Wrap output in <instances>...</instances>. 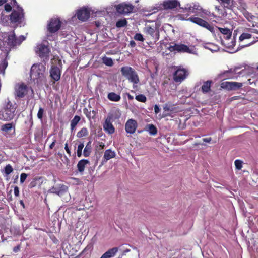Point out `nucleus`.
<instances>
[{
	"instance_id": "nucleus-2",
	"label": "nucleus",
	"mask_w": 258,
	"mask_h": 258,
	"mask_svg": "<svg viewBox=\"0 0 258 258\" xmlns=\"http://www.w3.org/2000/svg\"><path fill=\"white\" fill-rule=\"evenodd\" d=\"M11 5L13 6H16L17 10H14L10 15V20L12 23H17L18 25H24V10L18 4H14L13 1H11Z\"/></svg>"
},
{
	"instance_id": "nucleus-50",
	"label": "nucleus",
	"mask_w": 258,
	"mask_h": 258,
	"mask_svg": "<svg viewBox=\"0 0 258 258\" xmlns=\"http://www.w3.org/2000/svg\"><path fill=\"white\" fill-rule=\"evenodd\" d=\"M14 195L16 197H18L19 195V190L18 186H15L14 189Z\"/></svg>"
},
{
	"instance_id": "nucleus-46",
	"label": "nucleus",
	"mask_w": 258,
	"mask_h": 258,
	"mask_svg": "<svg viewBox=\"0 0 258 258\" xmlns=\"http://www.w3.org/2000/svg\"><path fill=\"white\" fill-rule=\"evenodd\" d=\"M13 170L12 167L10 165H7L5 168V172L7 175L10 174Z\"/></svg>"
},
{
	"instance_id": "nucleus-24",
	"label": "nucleus",
	"mask_w": 258,
	"mask_h": 258,
	"mask_svg": "<svg viewBox=\"0 0 258 258\" xmlns=\"http://www.w3.org/2000/svg\"><path fill=\"white\" fill-rule=\"evenodd\" d=\"M1 130L6 134H10L13 131V134L15 133V125L13 123H6L1 126Z\"/></svg>"
},
{
	"instance_id": "nucleus-1",
	"label": "nucleus",
	"mask_w": 258,
	"mask_h": 258,
	"mask_svg": "<svg viewBox=\"0 0 258 258\" xmlns=\"http://www.w3.org/2000/svg\"><path fill=\"white\" fill-rule=\"evenodd\" d=\"M31 77L38 84H42L46 81V67L42 63L34 64L31 68Z\"/></svg>"
},
{
	"instance_id": "nucleus-30",
	"label": "nucleus",
	"mask_w": 258,
	"mask_h": 258,
	"mask_svg": "<svg viewBox=\"0 0 258 258\" xmlns=\"http://www.w3.org/2000/svg\"><path fill=\"white\" fill-rule=\"evenodd\" d=\"M115 156V153L114 151H112L110 149L106 150L104 154V158L106 160H109L111 158H113Z\"/></svg>"
},
{
	"instance_id": "nucleus-31",
	"label": "nucleus",
	"mask_w": 258,
	"mask_h": 258,
	"mask_svg": "<svg viewBox=\"0 0 258 258\" xmlns=\"http://www.w3.org/2000/svg\"><path fill=\"white\" fill-rule=\"evenodd\" d=\"M91 142L89 141L88 142L87 145H86L84 151H83V155L85 157H88L91 152Z\"/></svg>"
},
{
	"instance_id": "nucleus-3",
	"label": "nucleus",
	"mask_w": 258,
	"mask_h": 258,
	"mask_svg": "<svg viewBox=\"0 0 258 258\" xmlns=\"http://www.w3.org/2000/svg\"><path fill=\"white\" fill-rule=\"evenodd\" d=\"M121 74L130 82L134 84H138L139 81V78L137 73L131 67L124 66L120 69Z\"/></svg>"
},
{
	"instance_id": "nucleus-5",
	"label": "nucleus",
	"mask_w": 258,
	"mask_h": 258,
	"mask_svg": "<svg viewBox=\"0 0 258 258\" xmlns=\"http://www.w3.org/2000/svg\"><path fill=\"white\" fill-rule=\"evenodd\" d=\"M16 104H13L8 100L6 104L2 109V112L4 116L5 120H11L14 118L16 115Z\"/></svg>"
},
{
	"instance_id": "nucleus-60",
	"label": "nucleus",
	"mask_w": 258,
	"mask_h": 258,
	"mask_svg": "<svg viewBox=\"0 0 258 258\" xmlns=\"http://www.w3.org/2000/svg\"><path fill=\"white\" fill-rule=\"evenodd\" d=\"M7 0H0V6L6 3Z\"/></svg>"
},
{
	"instance_id": "nucleus-36",
	"label": "nucleus",
	"mask_w": 258,
	"mask_h": 258,
	"mask_svg": "<svg viewBox=\"0 0 258 258\" xmlns=\"http://www.w3.org/2000/svg\"><path fill=\"white\" fill-rule=\"evenodd\" d=\"M234 71L235 70L230 69L228 71H225L223 74H221V75L222 77L224 78V79H233L235 78L233 76L228 75V74L229 73H233Z\"/></svg>"
},
{
	"instance_id": "nucleus-9",
	"label": "nucleus",
	"mask_w": 258,
	"mask_h": 258,
	"mask_svg": "<svg viewBox=\"0 0 258 258\" xmlns=\"http://www.w3.org/2000/svg\"><path fill=\"white\" fill-rule=\"evenodd\" d=\"M25 39L26 37L24 35H21L18 38H16L14 32H11L8 36L7 43L9 46L14 47L20 45Z\"/></svg>"
},
{
	"instance_id": "nucleus-43",
	"label": "nucleus",
	"mask_w": 258,
	"mask_h": 258,
	"mask_svg": "<svg viewBox=\"0 0 258 258\" xmlns=\"http://www.w3.org/2000/svg\"><path fill=\"white\" fill-rule=\"evenodd\" d=\"M221 44L226 47L230 48L231 47L232 48L235 45V42L232 41L230 43H227L221 40Z\"/></svg>"
},
{
	"instance_id": "nucleus-20",
	"label": "nucleus",
	"mask_w": 258,
	"mask_h": 258,
	"mask_svg": "<svg viewBox=\"0 0 258 258\" xmlns=\"http://www.w3.org/2000/svg\"><path fill=\"white\" fill-rule=\"evenodd\" d=\"M110 118H106L103 124V128L104 131L110 134H113L115 129L113 127Z\"/></svg>"
},
{
	"instance_id": "nucleus-64",
	"label": "nucleus",
	"mask_w": 258,
	"mask_h": 258,
	"mask_svg": "<svg viewBox=\"0 0 258 258\" xmlns=\"http://www.w3.org/2000/svg\"><path fill=\"white\" fill-rule=\"evenodd\" d=\"M130 251V249H126V250L124 251V252H129Z\"/></svg>"
},
{
	"instance_id": "nucleus-41",
	"label": "nucleus",
	"mask_w": 258,
	"mask_h": 258,
	"mask_svg": "<svg viewBox=\"0 0 258 258\" xmlns=\"http://www.w3.org/2000/svg\"><path fill=\"white\" fill-rule=\"evenodd\" d=\"M84 147L83 143H80L77 147V156L80 157L82 155V149Z\"/></svg>"
},
{
	"instance_id": "nucleus-12",
	"label": "nucleus",
	"mask_w": 258,
	"mask_h": 258,
	"mask_svg": "<svg viewBox=\"0 0 258 258\" xmlns=\"http://www.w3.org/2000/svg\"><path fill=\"white\" fill-rule=\"evenodd\" d=\"M60 25L61 22L58 18H52L48 24V30L50 33H55L60 29Z\"/></svg>"
},
{
	"instance_id": "nucleus-44",
	"label": "nucleus",
	"mask_w": 258,
	"mask_h": 258,
	"mask_svg": "<svg viewBox=\"0 0 258 258\" xmlns=\"http://www.w3.org/2000/svg\"><path fill=\"white\" fill-rule=\"evenodd\" d=\"M134 39L136 41H139L141 42H143L144 41V38L143 36L141 33H136L134 36Z\"/></svg>"
},
{
	"instance_id": "nucleus-52",
	"label": "nucleus",
	"mask_w": 258,
	"mask_h": 258,
	"mask_svg": "<svg viewBox=\"0 0 258 258\" xmlns=\"http://www.w3.org/2000/svg\"><path fill=\"white\" fill-rule=\"evenodd\" d=\"M64 149H65V150L66 151V152H67V153H68L69 155H71V151H70V150L69 149V147H68V143H66V144H65Z\"/></svg>"
},
{
	"instance_id": "nucleus-58",
	"label": "nucleus",
	"mask_w": 258,
	"mask_h": 258,
	"mask_svg": "<svg viewBox=\"0 0 258 258\" xmlns=\"http://www.w3.org/2000/svg\"><path fill=\"white\" fill-rule=\"evenodd\" d=\"M130 247H132L134 250H136L138 253V256L140 255L139 250L136 247L133 246H130Z\"/></svg>"
},
{
	"instance_id": "nucleus-14",
	"label": "nucleus",
	"mask_w": 258,
	"mask_h": 258,
	"mask_svg": "<svg viewBox=\"0 0 258 258\" xmlns=\"http://www.w3.org/2000/svg\"><path fill=\"white\" fill-rule=\"evenodd\" d=\"M137 126V122L133 119H130L125 123V130L127 133L133 134L135 132Z\"/></svg>"
},
{
	"instance_id": "nucleus-29",
	"label": "nucleus",
	"mask_w": 258,
	"mask_h": 258,
	"mask_svg": "<svg viewBox=\"0 0 258 258\" xmlns=\"http://www.w3.org/2000/svg\"><path fill=\"white\" fill-rule=\"evenodd\" d=\"M146 131H147L151 135L154 136L157 133V129L156 127L152 124H148L146 126Z\"/></svg>"
},
{
	"instance_id": "nucleus-25",
	"label": "nucleus",
	"mask_w": 258,
	"mask_h": 258,
	"mask_svg": "<svg viewBox=\"0 0 258 258\" xmlns=\"http://www.w3.org/2000/svg\"><path fill=\"white\" fill-rule=\"evenodd\" d=\"M118 248L117 247H113L109 249L108 251L105 252L100 258H110L114 256L117 252Z\"/></svg>"
},
{
	"instance_id": "nucleus-56",
	"label": "nucleus",
	"mask_w": 258,
	"mask_h": 258,
	"mask_svg": "<svg viewBox=\"0 0 258 258\" xmlns=\"http://www.w3.org/2000/svg\"><path fill=\"white\" fill-rule=\"evenodd\" d=\"M130 45L131 47H134L136 46V44L135 43V42L133 40H131L130 42Z\"/></svg>"
},
{
	"instance_id": "nucleus-39",
	"label": "nucleus",
	"mask_w": 258,
	"mask_h": 258,
	"mask_svg": "<svg viewBox=\"0 0 258 258\" xmlns=\"http://www.w3.org/2000/svg\"><path fill=\"white\" fill-rule=\"evenodd\" d=\"M251 34L247 33H243L239 37V40L242 41L244 39H250L251 37Z\"/></svg>"
},
{
	"instance_id": "nucleus-11",
	"label": "nucleus",
	"mask_w": 258,
	"mask_h": 258,
	"mask_svg": "<svg viewBox=\"0 0 258 258\" xmlns=\"http://www.w3.org/2000/svg\"><path fill=\"white\" fill-rule=\"evenodd\" d=\"M116 11L121 14L125 15L131 13L134 9L132 4L121 3L115 6Z\"/></svg>"
},
{
	"instance_id": "nucleus-57",
	"label": "nucleus",
	"mask_w": 258,
	"mask_h": 258,
	"mask_svg": "<svg viewBox=\"0 0 258 258\" xmlns=\"http://www.w3.org/2000/svg\"><path fill=\"white\" fill-rule=\"evenodd\" d=\"M55 142H56L55 140H54V141L52 142V143L49 146V148L50 149H52L54 147V145L55 144Z\"/></svg>"
},
{
	"instance_id": "nucleus-62",
	"label": "nucleus",
	"mask_w": 258,
	"mask_h": 258,
	"mask_svg": "<svg viewBox=\"0 0 258 258\" xmlns=\"http://www.w3.org/2000/svg\"><path fill=\"white\" fill-rule=\"evenodd\" d=\"M20 203L21 205L22 206L23 208H24V203L22 200H21L20 201Z\"/></svg>"
},
{
	"instance_id": "nucleus-63",
	"label": "nucleus",
	"mask_w": 258,
	"mask_h": 258,
	"mask_svg": "<svg viewBox=\"0 0 258 258\" xmlns=\"http://www.w3.org/2000/svg\"><path fill=\"white\" fill-rule=\"evenodd\" d=\"M215 9L216 10H217L218 11H219L220 10V8H219V7H218V6H216L215 7Z\"/></svg>"
},
{
	"instance_id": "nucleus-23",
	"label": "nucleus",
	"mask_w": 258,
	"mask_h": 258,
	"mask_svg": "<svg viewBox=\"0 0 258 258\" xmlns=\"http://www.w3.org/2000/svg\"><path fill=\"white\" fill-rule=\"evenodd\" d=\"M121 115V113L120 109L118 108L114 109L112 110L110 113H109L107 118H110L111 120L113 121L119 119Z\"/></svg>"
},
{
	"instance_id": "nucleus-32",
	"label": "nucleus",
	"mask_w": 258,
	"mask_h": 258,
	"mask_svg": "<svg viewBox=\"0 0 258 258\" xmlns=\"http://www.w3.org/2000/svg\"><path fill=\"white\" fill-rule=\"evenodd\" d=\"M81 118L78 115L74 116L73 119L71 121V130L73 131L78 122L80 121Z\"/></svg>"
},
{
	"instance_id": "nucleus-4",
	"label": "nucleus",
	"mask_w": 258,
	"mask_h": 258,
	"mask_svg": "<svg viewBox=\"0 0 258 258\" xmlns=\"http://www.w3.org/2000/svg\"><path fill=\"white\" fill-rule=\"evenodd\" d=\"M169 50L171 52L176 51L180 53H187L198 55L197 50L194 46H188L183 44H174L173 45H170L168 47Z\"/></svg>"
},
{
	"instance_id": "nucleus-59",
	"label": "nucleus",
	"mask_w": 258,
	"mask_h": 258,
	"mask_svg": "<svg viewBox=\"0 0 258 258\" xmlns=\"http://www.w3.org/2000/svg\"><path fill=\"white\" fill-rule=\"evenodd\" d=\"M0 119L5 120V118L2 112V110L0 111Z\"/></svg>"
},
{
	"instance_id": "nucleus-48",
	"label": "nucleus",
	"mask_w": 258,
	"mask_h": 258,
	"mask_svg": "<svg viewBox=\"0 0 258 258\" xmlns=\"http://www.w3.org/2000/svg\"><path fill=\"white\" fill-rule=\"evenodd\" d=\"M27 177V174L24 173H23L20 175V182L23 183L25 180H26Z\"/></svg>"
},
{
	"instance_id": "nucleus-26",
	"label": "nucleus",
	"mask_w": 258,
	"mask_h": 258,
	"mask_svg": "<svg viewBox=\"0 0 258 258\" xmlns=\"http://www.w3.org/2000/svg\"><path fill=\"white\" fill-rule=\"evenodd\" d=\"M88 164H89V161L87 159H82L80 160L77 165L79 172L80 173H83L84 171L85 166Z\"/></svg>"
},
{
	"instance_id": "nucleus-42",
	"label": "nucleus",
	"mask_w": 258,
	"mask_h": 258,
	"mask_svg": "<svg viewBox=\"0 0 258 258\" xmlns=\"http://www.w3.org/2000/svg\"><path fill=\"white\" fill-rule=\"evenodd\" d=\"M135 99L141 102H145L146 101L147 98L146 96L143 94H140L138 95H137L135 97Z\"/></svg>"
},
{
	"instance_id": "nucleus-13",
	"label": "nucleus",
	"mask_w": 258,
	"mask_h": 258,
	"mask_svg": "<svg viewBox=\"0 0 258 258\" xmlns=\"http://www.w3.org/2000/svg\"><path fill=\"white\" fill-rule=\"evenodd\" d=\"M243 84L236 82H224L221 83V87L228 90H236L241 88Z\"/></svg>"
},
{
	"instance_id": "nucleus-16",
	"label": "nucleus",
	"mask_w": 258,
	"mask_h": 258,
	"mask_svg": "<svg viewBox=\"0 0 258 258\" xmlns=\"http://www.w3.org/2000/svg\"><path fill=\"white\" fill-rule=\"evenodd\" d=\"M144 32L146 34L150 35L155 41L159 39V32L158 31H156L154 28L151 27L150 26H146L144 28Z\"/></svg>"
},
{
	"instance_id": "nucleus-47",
	"label": "nucleus",
	"mask_w": 258,
	"mask_h": 258,
	"mask_svg": "<svg viewBox=\"0 0 258 258\" xmlns=\"http://www.w3.org/2000/svg\"><path fill=\"white\" fill-rule=\"evenodd\" d=\"M44 113V109L42 107H40L37 113V117L39 119H42Z\"/></svg>"
},
{
	"instance_id": "nucleus-33",
	"label": "nucleus",
	"mask_w": 258,
	"mask_h": 258,
	"mask_svg": "<svg viewBox=\"0 0 258 258\" xmlns=\"http://www.w3.org/2000/svg\"><path fill=\"white\" fill-rule=\"evenodd\" d=\"M163 110L165 112L169 111L173 112L175 110V108L174 105L166 103L163 107Z\"/></svg>"
},
{
	"instance_id": "nucleus-28",
	"label": "nucleus",
	"mask_w": 258,
	"mask_h": 258,
	"mask_svg": "<svg viewBox=\"0 0 258 258\" xmlns=\"http://www.w3.org/2000/svg\"><path fill=\"white\" fill-rule=\"evenodd\" d=\"M107 98L110 101L118 102L120 100L121 97L119 94H117L114 92H110L108 94Z\"/></svg>"
},
{
	"instance_id": "nucleus-27",
	"label": "nucleus",
	"mask_w": 258,
	"mask_h": 258,
	"mask_svg": "<svg viewBox=\"0 0 258 258\" xmlns=\"http://www.w3.org/2000/svg\"><path fill=\"white\" fill-rule=\"evenodd\" d=\"M212 83L211 80H208L204 82L201 87V90L204 93H208L210 91L211 89V85Z\"/></svg>"
},
{
	"instance_id": "nucleus-6",
	"label": "nucleus",
	"mask_w": 258,
	"mask_h": 258,
	"mask_svg": "<svg viewBox=\"0 0 258 258\" xmlns=\"http://www.w3.org/2000/svg\"><path fill=\"white\" fill-rule=\"evenodd\" d=\"M180 9L194 13L195 15L203 18H204L206 16H208L209 13H210L209 12L203 9L201 6L197 4H194L193 6H192L191 4H187L184 7H181Z\"/></svg>"
},
{
	"instance_id": "nucleus-38",
	"label": "nucleus",
	"mask_w": 258,
	"mask_h": 258,
	"mask_svg": "<svg viewBox=\"0 0 258 258\" xmlns=\"http://www.w3.org/2000/svg\"><path fill=\"white\" fill-rule=\"evenodd\" d=\"M8 66V62L4 60L0 64V74H2L3 75L5 74V70Z\"/></svg>"
},
{
	"instance_id": "nucleus-19",
	"label": "nucleus",
	"mask_w": 258,
	"mask_h": 258,
	"mask_svg": "<svg viewBox=\"0 0 258 258\" xmlns=\"http://www.w3.org/2000/svg\"><path fill=\"white\" fill-rule=\"evenodd\" d=\"M50 76L55 81L59 80L61 76V71L57 66H52L50 70Z\"/></svg>"
},
{
	"instance_id": "nucleus-54",
	"label": "nucleus",
	"mask_w": 258,
	"mask_h": 258,
	"mask_svg": "<svg viewBox=\"0 0 258 258\" xmlns=\"http://www.w3.org/2000/svg\"><path fill=\"white\" fill-rule=\"evenodd\" d=\"M20 246L19 245H17V246L14 247L13 248V250L14 252H17L20 250Z\"/></svg>"
},
{
	"instance_id": "nucleus-35",
	"label": "nucleus",
	"mask_w": 258,
	"mask_h": 258,
	"mask_svg": "<svg viewBox=\"0 0 258 258\" xmlns=\"http://www.w3.org/2000/svg\"><path fill=\"white\" fill-rule=\"evenodd\" d=\"M102 61L104 64L109 67H111L113 64L112 59L111 58L106 56H104L102 58Z\"/></svg>"
},
{
	"instance_id": "nucleus-10",
	"label": "nucleus",
	"mask_w": 258,
	"mask_h": 258,
	"mask_svg": "<svg viewBox=\"0 0 258 258\" xmlns=\"http://www.w3.org/2000/svg\"><path fill=\"white\" fill-rule=\"evenodd\" d=\"M186 20L195 23L201 27H204L209 30L211 32H215V28L213 26L210 25L207 21L198 17H190Z\"/></svg>"
},
{
	"instance_id": "nucleus-8",
	"label": "nucleus",
	"mask_w": 258,
	"mask_h": 258,
	"mask_svg": "<svg viewBox=\"0 0 258 258\" xmlns=\"http://www.w3.org/2000/svg\"><path fill=\"white\" fill-rule=\"evenodd\" d=\"M28 91V87L24 83H18L15 86L14 96L16 99H21L25 96Z\"/></svg>"
},
{
	"instance_id": "nucleus-49",
	"label": "nucleus",
	"mask_w": 258,
	"mask_h": 258,
	"mask_svg": "<svg viewBox=\"0 0 258 258\" xmlns=\"http://www.w3.org/2000/svg\"><path fill=\"white\" fill-rule=\"evenodd\" d=\"M5 10L7 12H10L12 10V7H11V5H10L9 4H6L5 5Z\"/></svg>"
},
{
	"instance_id": "nucleus-22",
	"label": "nucleus",
	"mask_w": 258,
	"mask_h": 258,
	"mask_svg": "<svg viewBox=\"0 0 258 258\" xmlns=\"http://www.w3.org/2000/svg\"><path fill=\"white\" fill-rule=\"evenodd\" d=\"M179 5V2L177 0H168L163 3V6L166 9H172Z\"/></svg>"
},
{
	"instance_id": "nucleus-17",
	"label": "nucleus",
	"mask_w": 258,
	"mask_h": 258,
	"mask_svg": "<svg viewBox=\"0 0 258 258\" xmlns=\"http://www.w3.org/2000/svg\"><path fill=\"white\" fill-rule=\"evenodd\" d=\"M78 18L82 21H85L90 17V11L86 8H82L77 13Z\"/></svg>"
},
{
	"instance_id": "nucleus-15",
	"label": "nucleus",
	"mask_w": 258,
	"mask_h": 258,
	"mask_svg": "<svg viewBox=\"0 0 258 258\" xmlns=\"http://www.w3.org/2000/svg\"><path fill=\"white\" fill-rule=\"evenodd\" d=\"M187 76V71L184 69H178L174 74V80L176 82H181Z\"/></svg>"
},
{
	"instance_id": "nucleus-34",
	"label": "nucleus",
	"mask_w": 258,
	"mask_h": 258,
	"mask_svg": "<svg viewBox=\"0 0 258 258\" xmlns=\"http://www.w3.org/2000/svg\"><path fill=\"white\" fill-rule=\"evenodd\" d=\"M88 134L87 129L86 127H83L77 134L78 138H82L86 136Z\"/></svg>"
},
{
	"instance_id": "nucleus-53",
	"label": "nucleus",
	"mask_w": 258,
	"mask_h": 258,
	"mask_svg": "<svg viewBox=\"0 0 258 258\" xmlns=\"http://www.w3.org/2000/svg\"><path fill=\"white\" fill-rule=\"evenodd\" d=\"M35 185H36V181H32L29 184V187L30 188H32L33 187H34Z\"/></svg>"
},
{
	"instance_id": "nucleus-55",
	"label": "nucleus",
	"mask_w": 258,
	"mask_h": 258,
	"mask_svg": "<svg viewBox=\"0 0 258 258\" xmlns=\"http://www.w3.org/2000/svg\"><path fill=\"white\" fill-rule=\"evenodd\" d=\"M212 140L211 138H203V141L205 142L210 143L211 141Z\"/></svg>"
},
{
	"instance_id": "nucleus-21",
	"label": "nucleus",
	"mask_w": 258,
	"mask_h": 258,
	"mask_svg": "<svg viewBox=\"0 0 258 258\" xmlns=\"http://www.w3.org/2000/svg\"><path fill=\"white\" fill-rule=\"evenodd\" d=\"M215 29H218L220 32L221 34L223 35V38L226 40H228L231 38L232 35V32L227 28H220L216 27Z\"/></svg>"
},
{
	"instance_id": "nucleus-51",
	"label": "nucleus",
	"mask_w": 258,
	"mask_h": 258,
	"mask_svg": "<svg viewBox=\"0 0 258 258\" xmlns=\"http://www.w3.org/2000/svg\"><path fill=\"white\" fill-rule=\"evenodd\" d=\"M160 111V109L158 105H155L154 106V111L156 114H158Z\"/></svg>"
},
{
	"instance_id": "nucleus-37",
	"label": "nucleus",
	"mask_w": 258,
	"mask_h": 258,
	"mask_svg": "<svg viewBox=\"0 0 258 258\" xmlns=\"http://www.w3.org/2000/svg\"><path fill=\"white\" fill-rule=\"evenodd\" d=\"M127 25V21L124 18L120 19L116 23V27L117 28H121Z\"/></svg>"
},
{
	"instance_id": "nucleus-45",
	"label": "nucleus",
	"mask_w": 258,
	"mask_h": 258,
	"mask_svg": "<svg viewBox=\"0 0 258 258\" xmlns=\"http://www.w3.org/2000/svg\"><path fill=\"white\" fill-rule=\"evenodd\" d=\"M235 166L237 170H241L242 168V162L240 160H236L234 162Z\"/></svg>"
},
{
	"instance_id": "nucleus-18",
	"label": "nucleus",
	"mask_w": 258,
	"mask_h": 258,
	"mask_svg": "<svg viewBox=\"0 0 258 258\" xmlns=\"http://www.w3.org/2000/svg\"><path fill=\"white\" fill-rule=\"evenodd\" d=\"M38 51H37V53H38L39 56L41 58L45 59L47 58L50 52V50L48 47L47 46L41 44L38 46Z\"/></svg>"
},
{
	"instance_id": "nucleus-7",
	"label": "nucleus",
	"mask_w": 258,
	"mask_h": 258,
	"mask_svg": "<svg viewBox=\"0 0 258 258\" xmlns=\"http://www.w3.org/2000/svg\"><path fill=\"white\" fill-rule=\"evenodd\" d=\"M68 188L66 185L63 184H60L58 186H53L48 191L51 194H54L58 195L60 197L65 196L64 198V201L66 202H68L70 200V195L68 192Z\"/></svg>"
},
{
	"instance_id": "nucleus-40",
	"label": "nucleus",
	"mask_w": 258,
	"mask_h": 258,
	"mask_svg": "<svg viewBox=\"0 0 258 258\" xmlns=\"http://www.w3.org/2000/svg\"><path fill=\"white\" fill-rule=\"evenodd\" d=\"M205 48L211 51L212 52L217 51L218 50V47L216 45L212 44H209L205 46Z\"/></svg>"
},
{
	"instance_id": "nucleus-61",
	"label": "nucleus",
	"mask_w": 258,
	"mask_h": 258,
	"mask_svg": "<svg viewBox=\"0 0 258 258\" xmlns=\"http://www.w3.org/2000/svg\"><path fill=\"white\" fill-rule=\"evenodd\" d=\"M127 97L129 100H132L133 99V96L131 95L130 94H127Z\"/></svg>"
}]
</instances>
